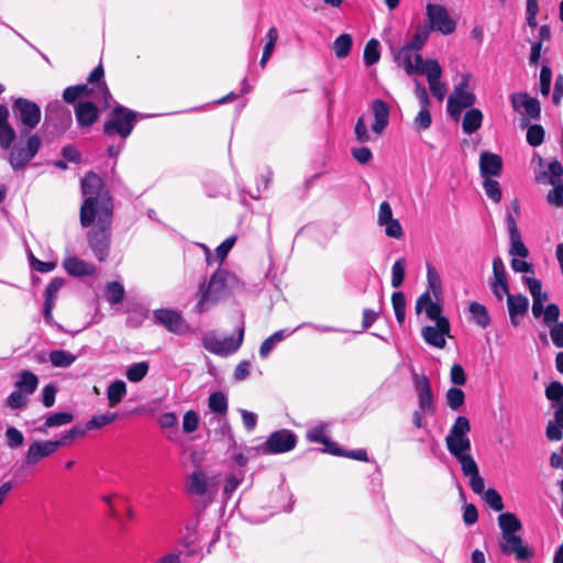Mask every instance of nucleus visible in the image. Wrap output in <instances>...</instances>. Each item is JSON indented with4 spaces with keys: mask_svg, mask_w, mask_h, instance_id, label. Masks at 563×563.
<instances>
[{
    "mask_svg": "<svg viewBox=\"0 0 563 563\" xmlns=\"http://www.w3.org/2000/svg\"><path fill=\"white\" fill-rule=\"evenodd\" d=\"M63 267L69 275L75 277L93 276L97 272L92 263L73 255L64 258Z\"/></svg>",
    "mask_w": 563,
    "mask_h": 563,
    "instance_id": "24",
    "label": "nucleus"
},
{
    "mask_svg": "<svg viewBox=\"0 0 563 563\" xmlns=\"http://www.w3.org/2000/svg\"><path fill=\"white\" fill-rule=\"evenodd\" d=\"M285 338L284 331H277L274 334H272L269 338L264 340V342L261 344L260 347V354L262 357H266L272 350L274 349L275 344L283 341Z\"/></svg>",
    "mask_w": 563,
    "mask_h": 563,
    "instance_id": "55",
    "label": "nucleus"
},
{
    "mask_svg": "<svg viewBox=\"0 0 563 563\" xmlns=\"http://www.w3.org/2000/svg\"><path fill=\"white\" fill-rule=\"evenodd\" d=\"M483 186L489 199L494 202H499L501 200V189L497 180L493 178H485Z\"/></svg>",
    "mask_w": 563,
    "mask_h": 563,
    "instance_id": "56",
    "label": "nucleus"
},
{
    "mask_svg": "<svg viewBox=\"0 0 563 563\" xmlns=\"http://www.w3.org/2000/svg\"><path fill=\"white\" fill-rule=\"evenodd\" d=\"M154 317L157 322L170 332L181 334L188 330V325L183 317L174 310L159 309L154 312Z\"/></svg>",
    "mask_w": 563,
    "mask_h": 563,
    "instance_id": "21",
    "label": "nucleus"
},
{
    "mask_svg": "<svg viewBox=\"0 0 563 563\" xmlns=\"http://www.w3.org/2000/svg\"><path fill=\"white\" fill-rule=\"evenodd\" d=\"M41 140L36 135L27 139L26 147L14 146L9 156V163L14 169L23 168L38 152Z\"/></svg>",
    "mask_w": 563,
    "mask_h": 563,
    "instance_id": "14",
    "label": "nucleus"
},
{
    "mask_svg": "<svg viewBox=\"0 0 563 563\" xmlns=\"http://www.w3.org/2000/svg\"><path fill=\"white\" fill-rule=\"evenodd\" d=\"M297 443L296 435L286 429L273 432L265 442L264 452L266 453H284L292 450Z\"/></svg>",
    "mask_w": 563,
    "mask_h": 563,
    "instance_id": "16",
    "label": "nucleus"
},
{
    "mask_svg": "<svg viewBox=\"0 0 563 563\" xmlns=\"http://www.w3.org/2000/svg\"><path fill=\"white\" fill-rule=\"evenodd\" d=\"M80 97L92 96L96 102L102 103L104 108L109 106V99L111 97L106 84H98L92 88L88 85H77Z\"/></svg>",
    "mask_w": 563,
    "mask_h": 563,
    "instance_id": "30",
    "label": "nucleus"
},
{
    "mask_svg": "<svg viewBox=\"0 0 563 563\" xmlns=\"http://www.w3.org/2000/svg\"><path fill=\"white\" fill-rule=\"evenodd\" d=\"M498 523L501 529V536L516 533L522 528L520 520L511 512L499 515Z\"/></svg>",
    "mask_w": 563,
    "mask_h": 563,
    "instance_id": "37",
    "label": "nucleus"
},
{
    "mask_svg": "<svg viewBox=\"0 0 563 563\" xmlns=\"http://www.w3.org/2000/svg\"><path fill=\"white\" fill-rule=\"evenodd\" d=\"M479 170L483 178L497 177L503 170V159L499 155L483 152L479 156Z\"/></svg>",
    "mask_w": 563,
    "mask_h": 563,
    "instance_id": "25",
    "label": "nucleus"
},
{
    "mask_svg": "<svg viewBox=\"0 0 563 563\" xmlns=\"http://www.w3.org/2000/svg\"><path fill=\"white\" fill-rule=\"evenodd\" d=\"M470 79L471 75L464 74L448 99V112L455 121L460 120L464 109L472 107L476 102L475 95L468 90Z\"/></svg>",
    "mask_w": 563,
    "mask_h": 563,
    "instance_id": "3",
    "label": "nucleus"
},
{
    "mask_svg": "<svg viewBox=\"0 0 563 563\" xmlns=\"http://www.w3.org/2000/svg\"><path fill=\"white\" fill-rule=\"evenodd\" d=\"M307 439L311 442L322 443L327 446V451L331 454H342L336 443L331 442L325 435V427L319 426L307 433Z\"/></svg>",
    "mask_w": 563,
    "mask_h": 563,
    "instance_id": "32",
    "label": "nucleus"
},
{
    "mask_svg": "<svg viewBox=\"0 0 563 563\" xmlns=\"http://www.w3.org/2000/svg\"><path fill=\"white\" fill-rule=\"evenodd\" d=\"M77 360V356L65 350H54L49 353V362L54 367H69Z\"/></svg>",
    "mask_w": 563,
    "mask_h": 563,
    "instance_id": "39",
    "label": "nucleus"
},
{
    "mask_svg": "<svg viewBox=\"0 0 563 563\" xmlns=\"http://www.w3.org/2000/svg\"><path fill=\"white\" fill-rule=\"evenodd\" d=\"M543 323L550 328L554 324L560 323L559 317H560V308L556 303H550L545 307L542 313Z\"/></svg>",
    "mask_w": 563,
    "mask_h": 563,
    "instance_id": "57",
    "label": "nucleus"
},
{
    "mask_svg": "<svg viewBox=\"0 0 563 563\" xmlns=\"http://www.w3.org/2000/svg\"><path fill=\"white\" fill-rule=\"evenodd\" d=\"M393 54L397 66L404 68L408 76L422 75V68L427 64V59H423L419 53L402 46L395 49Z\"/></svg>",
    "mask_w": 563,
    "mask_h": 563,
    "instance_id": "10",
    "label": "nucleus"
},
{
    "mask_svg": "<svg viewBox=\"0 0 563 563\" xmlns=\"http://www.w3.org/2000/svg\"><path fill=\"white\" fill-rule=\"evenodd\" d=\"M442 67L435 59H427V64L422 68V75L427 77V81L429 84V89L433 97H435L440 102H442L446 96L448 88L446 85L441 81L442 77Z\"/></svg>",
    "mask_w": 563,
    "mask_h": 563,
    "instance_id": "12",
    "label": "nucleus"
},
{
    "mask_svg": "<svg viewBox=\"0 0 563 563\" xmlns=\"http://www.w3.org/2000/svg\"><path fill=\"white\" fill-rule=\"evenodd\" d=\"M208 406L213 412L224 415L228 411V398L223 393H213L209 396Z\"/></svg>",
    "mask_w": 563,
    "mask_h": 563,
    "instance_id": "47",
    "label": "nucleus"
},
{
    "mask_svg": "<svg viewBox=\"0 0 563 563\" xmlns=\"http://www.w3.org/2000/svg\"><path fill=\"white\" fill-rule=\"evenodd\" d=\"M244 339V329L240 328L236 336L220 338L213 332L203 335L202 343L210 353L227 356L236 352L242 345Z\"/></svg>",
    "mask_w": 563,
    "mask_h": 563,
    "instance_id": "6",
    "label": "nucleus"
},
{
    "mask_svg": "<svg viewBox=\"0 0 563 563\" xmlns=\"http://www.w3.org/2000/svg\"><path fill=\"white\" fill-rule=\"evenodd\" d=\"M135 113L121 106L113 110V118L104 123V133L112 135L118 133L126 137L133 130Z\"/></svg>",
    "mask_w": 563,
    "mask_h": 563,
    "instance_id": "9",
    "label": "nucleus"
},
{
    "mask_svg": "<svg viewBox=\"0 0 563 563\" xmlns=\"http://www.w3.org/2000/svg\"><path fill=\"white\" fill-rule=\"evenodd\" d=\"M553 188L547 195V201L553 207L563 206V183L552 185Z\"/></svg>",
    "mask_w": 563,
    "mask_h": 563,
    "instance_id": "63",
    "label": "nucleus"
},
{
    "mask_svg": "<svg viewBox=\"0 0 563 563\" xmlns=\"http://www.w3.org/2000/svg\"><path fill=\"white\" fill-rule=\"evenodd\" d=\"M13 111L18 120L26 130L34 129L41 120L40 107L27 99L18 98L13 102Z\"/></svg>",
    "mask_w": 563,
    "mask_h": 563,
    "instance_id": "11",
    "label": "nucleus"
},
{
    "mask_svg": "<svg viewBox=\"0 0 563 563\" xmlns=\"http://www.w3.org/2000/svg\"><path fill=\"white\" fill-rule=\"evenodd\" d=\"M412 380L415 385V389L418 395L419 407L422 411L428 413H433L434 405H433V395L431 390V385L426 375H420L417 373L412 374Z\"/></svg>",
    "mask_w": 563,
    "mask_h": 563,
    "instance_id": "19",
    "label": "nucleus"
},
{
    "mask_svg": "<svg viewBox=\"0 0 563 563\" xmlns=\"http://www.w3.org/2000/svg\"><path fill=\"white\" fill-rule=\"evenodd\" d=\"M525 283L532 296V314L534 318H540L545 309L548 294L542 291L541 282L534 277H525Z\"/></svg>",
    "mask_w": 563,
    "mask_h": 563,
    "instance_id": "23",
    "label": "nucleus"
},
{
    "mask_svg": "<svg viewBox=\"0 0 563 563\" xmlns=\"http://www.w3.org/2000/svg\"><path fill=\"white\" fill-rule=\"evenodd\" d=\"M511 104L514 110H525V113L531 119H538L540 117V102L536 98H531L528 93H515L511 96Z\"/></svg>",
    "mask_w": 563,
    "mask_h": 563,
    "instance_id": "27",
    "label": "nucleus"
},
{
    "mask_svg": "<svg viewBox=\"0 0 563 563\" xmlns=\"http://www.w3.org/2000/svg\"><path fill=\"white\" fill-rule=\"evenodd\" d=\"M377 224L384 228L388 238L400 240L404 236V230L400 222L394 218L391 206L388 201L379 205L377 213Z\"/></svg>",
    "mask_w": 563,
    "mask_h": 563,
    "instance_id": "15",
    "label": "nucleus"
},
{
    "mask_svg": "<svg viewBox=\"0 0 563 563\" xmlns=\"http://www.w3.org/2000/svg\"><path fill=\"white\" fill-rule=\"evenodd\" d=\"M38 385V378L35 374L30 371H22L20 373V379L15 383V388L25 391L29 396L32 395Z\"/></svg>",
    "mask_w": 563,
    "mask_h": 563,
    "instance_id": "38",
    "label": "nucleus"
},
{
    "mask_svg": "<svg viewBox=\"0 0 563 563\" xmlns=\"http://www.w3.org/2000/svg\"><path fill=\"white\" fill-rule=\"evenodd\" d=\"M118 418H119V415L117 412H104V413H100V415H95L87 422L86 429L87 430L101 429L106 426L113 423Z\"/></svg>",
    "mask_w": 563,
    "mask_h": 563,
    "instance_id": "43",
    "label": "nucleus"
},
{
    "mask_svg": "<svg viewBox=\"0 0 563 563\" xmlns=\"http://www.w3.org/2000/svg\"><path fill=\"white\" fill-rule=\"evenodd\" d=\"M483 122V113L479 109H471L466 111L463 118L462 128L464 133L473 134L476 132Z\"/></svg>",
    "mask_w": 563,
    "mask_h": 563,
    "instance_id": "35",
    "label": "nucleus"
},
{
    "mask_svg": "<svg viewBox=\"0 0 563 563\" xmlns=\"http://www.w3.org/2000/svg\"><path fill=\"white\" fill-rule=\"evenodd\" d=\"M77 122L80 126H90L98 119V109L91 101H81L75 108Z\"/></svg>",
    "mask_w": 563,
    "mask_h": 563,
    "instance_id": "29",
    "label": "nucleus"
},
{
    "mask_svg": "<svg viewBox=\"0 0 563 563\" xmlns=\"http://www.w3.org/2000/svg\"><path fill=\"white\" fill-rule=\"evenodd\" d=\"M45 117L46 120H65L67 124L71 122L70 112L67 109L63 108L59 101H53L47 104L45 109Z\"/></svg>",
    "mask_w": 563,
    "mask_h": 563,
    "instance_id": "40",
    "label": "nucleus"
},
{
    "mask_svg": "<svg viewBox=\"0 0 563 563\" xmlns=\"http://www.w3.org/2000/svg\"><path fill=\"white\" fill-rule=\"evenodd\" d=\"M545 396L549 400L556 402L555 419L548 423L547 438L550 441H559L563 437V384L556 380L550 383L545 388Z\"/></svg>",
    "mask_w": 563,
    "mask_h": 563,
    "instance_id": "4",
    "label": "nucleus"
},
{
    "mask_svg": "<svg viewBox=\"0 0 563 563\" xmlns=\"http://www.w3.org/2000/svg\"><path fill=\"white\" fill-rule=\"evenodd\" d=\"M488 284L497 301L501 302L505 296L510 295L507 272L500 257L493 260V276Z\"/></svg>",
    "mask_w": 563,
    "mask_h": 563,
    "instance_id": "13",
    "label": "nucleus"
},
{
    "mask_svg": "<svg viewBox=\"0 0 563 563\" xmlns=\"http://www.w3.org/2000/svg\"><path fill=\"white\" fill-rule=\"evenodd\" d=\"M426 20L429 32L435 31L443 35H450L456 29V21L451 18L449 11L441 4L428 3L426 7Z\"/></svg>",
    "mask_w": 563,
    "mask_h": 563,
    "instance_id": "7",
    "label": "nucleus"
},
{
    "mask_svg": "<svg viewBox=\"0 0 563 563\" xmlns=\"http://www.w3.org/2000/svg\"><path fill=\"white\" fill-rule=\"evenodd\" d=\"M427 282L429 292L431 291L438 299L442 294L441 277L437 268L430 263L427 264Z\"/></svg>",
    "mask_w": 563,
    "mask_h": 563,
    "instance_id": "42",
    "label": "nucleus"
},
{
    "mask_svg": "<svg viewBox=\"0 0 563 563\" xmlns=\"http://www.w3.org/2000/svg\"><path fill=\"white\" fill-rule=\"evenodd\" d=\"M188 490L190 494L203 496L208 493V477L202 471L192 472L188 476Z\"/></svg>",
    "mask_w": 563,
    "mask_h": 563,
    "instance_id": "31",
    "label": "nucleus"
},
{
    "mask_svg": "<svg viewBox=\"0 0 563 563\" xmlns=\"http://www.w3.org/2000/svg\"><path fill=\"white\" fill-rule=\"evenodd\" d=\"M29 395L25 391L15 388L7 399V405L11 409H20L27 405Z\"/></svg>",
    "mask_w": 563,
    "mask_h": 563,
    "instance_id": "54",
    "label": "nucleus"
},
{
    "mask_svg": "<svg viewBox=\"0 0 563 563\" xmlns=\"http://www.w3.org/2000/svg\"><path fill=\"white\" fill-rule=\"evenodd\" d=\"M352 37L349 34H341L333 43V51L338 58H344L350 54Z\"/></svg>",
    "mask_w": 563,
    "mask_h": 563,
    "instance_id": "45",
    "label": "nucleus"
},
{
    "mask_svg": "<svg viewBox=\"0 0 563 563\" xmlns=\"http://www.w3.org/2000/svg\"><path fill=\"white\" fill-rule=\"evenodd\" d=\"M429 29L427 26H419L410 42H408L405 47H409L410 49L419 53V51L423 47L429 37Z\"/></svg>",
    "mask_w": 563,
    "mask_h": 563,
    "instance_id": "48",
    "label": "nucleus"
},
{
    "mask_svg": "<svg viewBox=\"0 0 563 563\" xmlns=\"http://www.w3.org/2000/svg\"><path fill=\"white\" fill-rule=\"evenodd\" d=\"M544 139V130L539 124L529 126L527 131V142L532 146H539Z\"/></svg>",
    "mask_w": 563,
    "mask_h": 563,
    "instance_id": "61",
    "label": "nucleus"
},
{
    "mask_svg": "<svg viewBox=\"0 0 563 563\" xmlns=\"http://www.w3.org/2000/svg\"><path fill=\"white\" fill-rule=\"evenodd\" d=\"M148 372V364L146 362H139L132 364L125 373L126 378L132 383L142 380Z\"/></svg>",
    "mask_w": 563,
    "mask_h": 563,
    "instance_id": "50",
    "label": "nucleus"
},
{
    "mask_svg": "<svg viewBox=\"0 0 563 563\" xmlns=\"http://www.w3.org/2000/svg\"><path fill=\"white\" fill-rule=\"evenodd\" d=\"M15 139V131L9 124H0V146L8 150Z\"/></svg>",
    "mask_w": 563,
    "mask_h": 563,
    "instance_id": "62",
    "label": "nucleus"
},
{
    "mask_svg": "<svg viewBox=\"0 0 563 563\" xmlns=\"http://www.w3.org/2000/svg\"><path fill=\"white\" fill-rule=\"evenodd\" d=\"M507 308L511 325L518 327L528 313L529 299L521 294H510L507 296Z\"/></svg>",
    "mask_w": 563,
    "mask_h": 563,
    "instance_id": "22",
    "label": "nucleus"
},
{
    "mask_svg": "<svg viewBox=\"0 0 563 563\" xmlns=\"http://www.w3.org/2000/svg\"><path fill=\"white\" fill-rule=\"evenodd\" d=\"M379 42L375 38L369 40L364 48V63L366 66H372L379 60Z\"/></svg>",
    "mask_w": 563,
    "mask_h": 563,
    "instance_id": "44",
    "label": "nucleus"
},
{
    "mask_svg": "<svg viewBox=\"0 0 563 563\" xmlns=\"http://www.w3.org/2000/svg\"><path fill=\"white\" fill-rule=\"evenodd\" d=\"M499 544L504 553L514 554L518 560L533 556V551L523 544L522 539L516 533L501 536Z\"/></svg>",
    "mask_w": 563,
    "mask_h": 563,
    "instance_id": "20",
    "label": "nucleus"
},
{
    "mask_svg": "<svg viewBox=\"0 0 563 563\" xmlns=\"http://www.w3.org/2000/svg\"><path fill=\"white\" fill-rule=\"evenodd\" d=\"M372 111L375 119L372 131L380 135L389 122V106L380 99H375L372 102Z\"/></svg>",
    "mask_w": 563,
    "mask_h": 563,
    "instance_id": "28",
    "label": "nucleus"
},
{
    "mask_svg": "<svg viewBox=\"0 0 563 563\" xmlns=\"http://www.w3.org/2000/svg\"><path fill=\"white\" fill-rule=\"evenodd\" d=\"M81 194L85 197L80 207V224L90 227L96 218L104 221L112 217L113 203L109 191L104 188L102 179L93 172H89L81 179Z\"/></svg>",
    "mask_w": 563,
    "mask_h": 563,
    "instance_id": "1",
    "label": "nucleus"
},
{
    "mask_svg": "<svg viewBox=\"0 0 563 563\" xmlns=\"http://www.w3.org/2000/svg\"><path fill=\"white\" fill-rule=\"evenodd\" d=\"M510 249L509 254L512 256H519L526 258L529 255V251L522 242L520 232L509 234Z\"/></svg>",
    "mask_w": 563,
    "mask_h": 563,
    "instance_id": "46",
    "label": "nucleus"
},
{
    "mask_svg": "<svg viewBox=\"0 0 563 563\" xmlns=\"http://www.w3.org/2000/svg\"><path fill=\"white\" fill-rule=\"evenodd\" d=\"M7 443L11 449L20 448L24 443V437L20 430L9 427L5 431Z\"/></svg>",
    "mask_w": 563,
    "mask_h": 563,
    "instance_id": "64",
    "label": "nucleus"
},
{
    "mask_svg": "<svg viewBox=\"0 0 563 563\" xmlns=\"http://www.w3.org/2000/svg\"><path fill=\"white\" fill-rule=\"evenodd\" d=\"M56 451V443L53 440L33 441L25 452L24 462L27 465H37L42 460L49 457Z\"/></svg>",
    "mask_w": 563,
    "mask_h": 563,
    "instance_id": "18",
    "label": "nucleus"
},
{
    "mask_svg": "<svg viewBox=\"0 0 563 563\" xmlns=\"http://www.w3.org/2000/svg\"><path fill=\"white\" fill-rule=\"evenodd\" d=\"M225 289V276L223 272H216L209 283L200 284V299L196 305L199 312L206 311L210 305L216 303Z\"/></svg>",
    "mask_w": 563,
    "mask_h": 563,
    "instance_id": "8",
    "label": "nucleus"
},
{
    "mask_svg": "<svg viewBox=\"0 0 563 563\" xmlns=\"http://www.w3.org/2000/svg\"><path fill=\"white\" fill-rule=\"evenodd\" d=\"M415 310L417 314H420L422 311H424L427 317L430 320L435 321V323H438L440 319H446L441 314L442 307L438 302L432 301L429 291H426L418 297Z\"/></svg>",
    "mask_w": 563,
    "mask_h": 563,
    "instance_id": "26",
    "label": "nucleus"
},
{
    "mask_svg": "<svg viewBox=\"0 0 563 563\" xmlns=\"http://www.w3.org/2000/svg\"><path fill=\"white\" fill-rule=\"evenodd\" d=\"M87 432L86 428L74 427L65 432L60 439L53 440L56 443V449L58 450L60 446L68 445L74 442V440L78 437H85Z\"/></svg>",
    "mask_w": 563,
    "mask_h": 563,
    "instance_id": "51",
    "label": "nucleus"
},
{
    "mask_svg": "<svg viewBox=\"0 0 563 563\" xmlns=\"http://www.w3.org/2000/svg\"><path fill=\"white\" fill-rule=\"evenodd\" d=\"M484 500L495 511H501L504 509L503 498L500 494L494 488H488L484 493Z\"/></svg>",
    "mask_w": 563,
    "mask_h": 563,
    "instance_id": "58",
    "label": "nucleus"
},
{
    "mask_svg": "<svg viewBox=\"0 0 563 563\" xmlns=\"http://www.w3.org/2000/svg\"><path fill=\"white\" fill-rule=\"evenodd\" d=\"M450 322L448 319H440L435 325L422 328L421 334L424 341L434 347L444 349L446 345L445 336L450 335Z\"/></svg>",
    "mask_w": 563,
    "mask_h": 563,
    "instance_id": "17",
    "label": "nucleus"
},
{
    "mask_svg": "<svg viewBox=\"0 0 563 563\" xmlns=\"http://www.w3.org/2000/svg\"><path fill=\"white\" fill-rule=\"evenodd\" d=\"M199 416L194 410H188L183 418V430L186 433L195 432L199 427Z\"/></svg>",
    "mask_w": 563,
    "mask_h": 563,
    "instance_id": "60",
    "label": "nucleus"
},
{
    "mask_svg": "<svg viewBox=\"0 0 563 563\" xmlns=\"http://www.w3.org/2000/svg\"><path fill=\"white\" fill-rule=\"evenodd\" d=\"M563 166L559 161L551 162L548 166V170L544 172L540 180L547 181L550 185H556L563 183Z\"/></svg>",
    "mask_w": 563,
    "mask_h": 563,
    "instance_id": "41",
    "label": "nucleus"
},
{
    "mask_svg": "<svg viewBox=\"0 0 563 563\" xmlns=\"http://www.w3.org/2000/svg\"><path fill=\"white\" fill-rule=\"evenodd\" d=\"M126 395V384L121 380H114L107 388V399L110 408L118 406Z\"/></svg>",
    "mask_w": 563,
    "mask_h": 563,
    "instance_id": "34",
    "label": "nucleus"
},
{
    "mask_svg": "<svg viewBox=\"0 0 563 563\" xmlns=\"http://www.w3.org/2000/svg\"><path fill=\"white\" fill-rule=\"evenodd\" d=\"M74 420V416L70 412H55L51 413L45 418L44 424L37 428V431L47 434L49 428H57L66 426Z\"/></svg>",
    "mask_w": 563,
    "mask_h": 563,
    "instance_id": "33",
    "label": "nucleus"
},
{
    "mask_svg": "<svg viewBox=\"0 0 563 563\" xmlns=\"http://www.w3.org/2000/svg\"><path fill=\"white\" fill-rule=\"evenodd\" d=\"M468 312L471 313L472 320L478 327L485 329L489 325L490 317H489L487 308L484 305H482L477 301H472L468 305Z\"/></svg>",
    "mask_w": 563,
    "mask_h": 563,
    "instance_id": "36",
    "label": "nucleus"
},
{
    "mask_svg": "<svg viewBox=\"0 0 563 563\" xmlns=\"http://www.w3.org/2000/svg\"><path fill=\"white\" fill-rule=\"evenodd\" d=\"M106 297L107 300L112 303H119L123 300L124 297V288L118 282H111L106 287Z\"/></svg>",
    "mask_w": 563,
    "mask_h": 563,
    "instance_id": "52",
    "label": "nucleus"
},
{
    "mask_svg": "<svg viewBox=\"0 0 563 563\" xmlns=\"http://www.w3.org/2000/svg\"><path fill=\"white\" fill-rule=\"evenodd\" d=\"M432 119L429 111V107L420 109L416 118L413 119V126L416 130H428L431 125Z\"/></svg>",
    "mask_w": 563,
    "mask_h": 563,
    "instance_id": "59",
    "label": "nucleus"
},
{
    "mask_svg": "<svg viewBox=\"0 0 563 563\" xmlns=\"http://www.w3.org/2000/svg\"><path fill=\"white\" fill-rule=\"evenodd\" d=\"M446 404L452 410H459L465 400L464 391L457 387H452L445 395Z\"/></svg>",
    "mask_w": 563,
    "mask_h": 563,
    "instance_id": "53",
    "label": "nucleus"
},
{
    "mask_svg": "<svg viewBox=\"0 0 563 563\" xmlns=\"http://www.w3.org/2000/svg\"><path fill=\"white\" fill-rule=\"evenodd\" d=\"M97 220V228L90 230L87 234L88 244L93 252L96 258L100 262H104L110 251V228L111 218L102 221L99 218Z\"/></svg>",
    "mask_w": 563,
    "mask_h": 563,
    "instance_id": "5",
    "label": "nucleus"
},
{
    "mask_svg": "<svg viewBox=\"0 0 563 563\" xmlns=\"http://www.w3.org/2000/svg\"><path fill=\"white\" fill-rule=\"evenodd\" d=\"M407 262L406 258L400 257L396 260L391 267V286L398 288L402 285L405 279Z\"/></svg>",
    "mask_w": 563,
    "mask_h": 563,
    "instance_id": "49",
    "label": "nucleus"
},
{
    "mask_svg": "<svg viewBox=\"0 0 563 563\" xmlns=\"http://www.w3.org/2000/svg\"><path fill=\"white\" fill-rule=\"evenodd\" d=\"M470 420L464 416H460L455 419L449 434L445 437V444L449 452L461 463L462 472L466 477L479 473L475 460L470 454Z\"/></svg>",
    "mask_w": 563,
    "mask_h": 563,
    "instance_id": "2",
    "label": "nucleus"
}]
</instances>
